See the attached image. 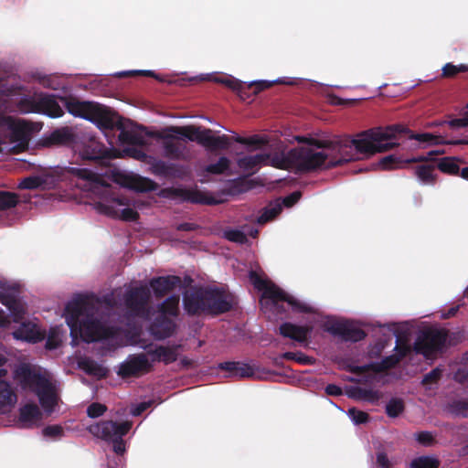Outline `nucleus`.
I'll return each mask as SVG.
<instances>
[{"label":"nucleus","mask_w":468,"mask_h":468,"mask_svg":"<svg viewBox=\"0 0 468 468\" xmlns=\"http://www.w3.org/2000/svg\"><path fill=\"white\" fill-rule=\"evenodd\" d=\"M408 159H402L401 157H399L395 154H389L387 156L382 157L378 162V166L381 170H392L397 168H402L406 165H409L410 162H407Z\"/></svg>","instance_id":"38"},{"label":"nucleus","mask_w":468,"mask_h":468,"mask_svg":"<svg viewBox=\"0 0 468 468\" xmlns=\"http://www.w3.org/2000/svg\"><path fill=\"white\" fill-rule=\"evenodd\" d=\"M147 164L149 165V172L157 177L165 179L183 178L186 174L183 165L168 163L154 156L149 157Z\"/></svg>","instance_id":"16"},{"label":"nucleus","mask_w":468,"mask_h":468,"mask_svg":"<svg viewBox=\"0 0 468 468\" xmlns=\"http://www.w3.org/2000/svg\"><path fill=\"white\" fill-rule=\"evenodd\" d=\"M168 191L171 193L173 197L193 204L215 206L222 202L221 200L217 199L211 196H207L206 193L197 189L194 190L180 187H172L169 188Z\"/></svg>","instance_id":"20"},{"label":"nucleus","mask_w":468,"mask_h":468,"mask_svg":"<svg viewBox=\"0 0 468 468\" xmlns=\"http://www.w3.org/2000/svg\"><path fill=\"white\" fill-rule=\"evenodd\" d=\"M60 100L70 114L90 121L101 129L112 128L115 124L112 112L98 102L81 101L73 97H60Z\"/></svg>","instance_id":"5"},{"label":"nucleus","mask_w":468,"mask_h":468,"mask_svg":"<svg viewBox=\"0 0 468 468\" xmlns=\"http://www.w3.org/2000/svg\"><path fill=\"white\" fill-rule=\"evenodd\" d=\"M38 113L46 114L51 118H58L64 114V111L53 95L41 94L38 97Z\"/></svg>","instance_id":"27"},{"label":"nucleus","mask_w":468,"mask_h":468,"mask_svg":"<svg viewBox=\"0 0 468 468\" xmlns=\"http://www.w3.org/2000/svg\"><path fill=\"white\" fill-rule=\"evenodd\" d=\"M439 382V366L433 367L431 371L426 374L421 381L422 386L426 391H431L433 385H437Z\"/></svg>","instance_id":"51"},{"label":"nucleus","mask_w":468,"mask_h":468,"mask_svg":"<svg viewBox=\"0 0 468 468\" xmlns=\"http://www.w3.org/2000/svg\"><path fill=\"white\" fill-rule=\"evenodd\" d=\"M237 304L232 293L221 287H200L183 296V305L187 314L217 316L231 311Z\"/></svg>","instance_id":"3"},{"label":"nucleus","mask_w":468,"mask_h":468,"mask_svg":"<svg viewBox=\"0 0 468 468\" xmlns=\"http://www.w3.org/2000/svg\"><path fill=\"white\" fill-rule=\"evenodd\" d=\"M257 185L258 183L255 179H250L247 176H239L229 181L226 188V193L230 196H237L253 189Z\"/></svg>","instance_id":"30"},{"label":"nucleus","mask_w":468,"mask_h":468,"mask_svg":"<svg viewBox=\"0 0 468 468\" xmlns=\"http://www.w3.org/2000/svg\"><path fill=\"white\" fill-rule=\"evenodd\" d=\"M75 341L80 337L85 343H92L111 336V331L94 317V313L83 318L76 327Z\"/></svg>","instance_id":"10"},{"label":"nucleus","mask_w":468,"mask_h":468,"mask_svg":"<svg viewBox=\"0 0 468 468\" xmlns=\"http://www.w3.org/2000/svg\"><path fill=\"white\" fill-rule=\"evenodd\" d=\"M69 172L80 179L89 181H96L98 176L94 172L87 168L70 167Z\"/></svg>","instance_id":"53"},{"label":"nucleus","mask_w":468,"mask_h":468,"mask_svg":"<svg viewBox=\"0 0 468 468\" xmlns=\"http://www.w3.org/2000/svg\"><path fill=\"white\" fill-rule=\"evenodd\" d=\"M107 410V407L99 402L91 403L87 409V415L90 418H99L104 414Z\"/></svg>","instance_id":"57"},{"label":"nucleus","mask_w":468,"mask_h":468,"mask_svg":"<svg viewBox=\"0 0 468 468\" xmlns=\"http://www.w3.org/2000/svg\"><path fill=\"white\" fill-rule=\"evenodd\" d=\"M414 139L420 146L439 144V136L430 133H415L402 124L376 128L362 133L358 138L349 136L334 139L302 138L307 145L292 149L291 158L298 173H311L329 169L356 160L359 154H373L386 152L399 143L390 142L395 138Z\"/></svg>","instance_id":"1"},{"label":"nucleus","mask_w":468,"mask_h":468,"mask_svg":"<svg viewBox=\"0 0 468 468\" xmlns=\"http://www.w3.org/2000/svg\"><path fill=\"white\" fill-rule=\"evenodd\" d=\"M213 130L196 125H171L154 133V137L162 140V147L165 156L176 161H186L189 159V151L186 138L196 142L210 152L227 150L230 147L231 139L227 134L219 136L213 135Z\"/></svg>","instance_id":"2"},{"label":"nucleus","mask_w":468,"mask_h":468,"mask_svg":"<svg viewBox=\"0 0 468 468\" xmlns=\"http://www.w3.org/2000/svg\"><path fill=\"white\" fill-rule=\"evenodd\" d=\"M325 331L339 336L345 342H359L366 338L367 334L361 328L354 325L349 320H334L325 324Z\"/></svg>","instance_id":"13"},{"label":"nucleus","mask_w":468,"mask_h":468,"mask_svg":"<svg viewBox=\"0 0 468 468\" xmlns=\"http://www.w3.org/2000/svg\"><path fill=\"white\" fill-rule=\"evenodd\" d=\"M439 461L428 456H420L411 461L410 468H438Z\"/></svg>","instance_id":"48"},{"label":"nucleus","mask_w":468,"mask_h":468,"mask_svg":"<svg viewBox=\"0 0 468 468\" xmlns=\"http://www.w3.org/2000/svg\"><path fill=\"white\" fill-rule=\"evenodd\" d=\"M17 396L9 382L0 379V413H7L15 406Z\"/></svg>","instance_id":"29"},{"label":"nucleus","mask_w":468,"mask_h":468,"mask_svg":"<svg viewBox=\"0 0 468 468\" xmlns=\"http://www.w3.org/2000/svg\"><path fill=\"white\" fill-rule=\"evenodd\" d=\"M159 314L176 318L179 315V295L174 294L157 305Z\"/></svg>","instance_id":"34"},{"label":"nucleus","mask_w":468,"mask_h":468,"mask_svg":"<svg viewBox=\"0 0 468 468\" xmlns=\"http://www.w3.org/2000/svg\"><path fill=\"white\" fill-rule=\"evenodd\" d=\"M63 433V429L58 425H48L43 430L44 436L58 437Z\"/></svg>","instance_id":"63"},{"label":"nucleus","mask_w":468,"mask_h":468,"mask_svg":"<svg viewBox=\"0 0 468 468\" xmlns=\"http://www.w3.org/2000/svg\"><path fill=\"white\" fill-rule=\"evenodd\" d=\"M154 366L144 353L131 355L120 365L117 374L122 378L139 377L153 370Z\"/></svg>","instance_id":"14"},{"label":"nucleus","mask_w":468,"mask_h":468,"mask_svg":"<svg viewBox=\"0 0 468 468\" xmlns=\"http://www.w3.org/2000/svg\"><path fill=\"white\" fill-rule=\"evenodd\" d=\"M292 149L288 152L275 153L270 154L269 165L282 170L294 169V161L291 158Z\"/></svg>","instance_id":"33"},{"label":"nucleus","mask_w":468,"mask_h":468,"mask_svg":"<svg viewBox=\"0 0 468 468\" xmlns=\"http://www.w3.org/2000/svg\"><path fill=\"white\" fill-rule=\"evenodd\" d=\"M452 412L456 415H461L463 417L468 416V401L467 400H457L454 401L452 406Z\"/></svg>","instance_id":"59"},{"label":"nucleus","mask_w":468,"mask_h":468,"mask_svg":"<svg viewBox=\"0 0 468 468\" xmlns=\"http://www.w3.org/2000/svg\"><path fill=\"white\" fill-rule=\"evenodd\" d=\"M121 218L125 221H136L139 218V213L131 207H126L122 210Z\"/></svg>","instance_id":"64"},{"label":"nucleus","mask_w":468,"mask_h":468,"mask_svg":"<svg viewBox=\"0 0 468 468\" xmlns=\"http://www.w3.org/2000/svg\"><path fill=\"white\" fill-rule=\"evenodd\" d=\"M151 292L146 286L134 287L128 290L124 295V303L129 312L144 319H148L150 315Z\"/></svg>","instance_id":"11"},{"label":"nucleus","mask_w":468,"mask_h":468,"mask_svg":"<svg viewBox=\"0 0 468 468\" xmlns=\"http://www.w3.org/2000/svg\"><path fill=\"white\" fill-rule=\"evenodd\" d=\"M250 280L254 285V287L261 292H264L266 288L270 285L271 282L264 280L261 278L257 272L251 271L250 272Z\"/></svg>","instance_id":"55"},{"label":"nucleus","mask_w":468,"mask_h":468,"mask_svg":"<svg viewBox=\"0 0 468 468\" xmlns=\"http://www.w3.org/2000/svg\"><path fill=\"white\" fill-rule=\"evenodd\" d=\"M80 133H75L69 127H62L53 131L46 139L47 145H59L71 147L74 151L78 145Z\"/></svg>","instance_id":"22"},{"label":"nucleus","mask_w":468,"mask_h":468,"mask_svg":"<svg viewBox=\"0 0 468 468\" xmlns=\"http://www.w3.org/2000/svg\"><path fill=\"white\" fill-rule=\"evenodd\" d=\"M17 108L21 113H38V98L35 99L33 97H23L17 102Z\"/></svg>","instance_id":"42"},{"label":"nucleus","mask_w":468,"mask_h":468,"mask_svg":"<svg viewBox=\"0 0 468 468\" xmlns=\"http://www.w3.org/2000/svg\"><path fill=\"white\" fill-rule=\"evenodd\" d=\"M407 162L419 163L415 167V175L423 184L434 185L439 170V150H431L427 154H419Z\"/></svg>","instance_id":"8"},{"label":"nucleus","mask_w":468,"mask_h":468,"mask_svg":"<svg viewBox=\"0 0 468 468\" xmlns=\"http://www.w3.org/2000/svg\"><path fill=\"white\" fill-rule=\"evenodd\" d=\"M94 313V305L85 295H78L72 301L69 302L65 307V317L67 324L70 329L71 337L76 335V327L78 324L87 315Z\"/></svg>","instance_id":"9"},{"label":"nucleus","mask_w":468,"mask_h":468,"mask_svg":"<svg viewBox=\"0 0 468 468\" xmlns=\"http://www.w3.org/2000/svg\"><path fill=\"white\" fill-rule=\"evenodd\" d=\"M229 137L231 139L230 144L232 142H236L240 144L256 146V147H261V146H263L268 144V141L265 138H263L258 134L251 135L250 137H242V136H235V137L229 136Z\"/></svg>","instance_id":"44"},{"label":"nucleus","mask_w":468,"mask_h":468,"mask_svg":"<svg viewBox=\"0 0 468 468\" xmlns=\"http://www.w3.org/2000/svg\"><path fill=\"white\" fill-rule=\"evenodd\" d=\"M7 308L10 311L15 322H19L23 319L25 310L19 300L16 298V304L9 305Z\"/></svg>","instance_id":"58"},{"label":"nucleus","mask_w":468,"mask_h":468,"mask_svg":"<svg viewBox=\"0 0 468 468\" xmlns=\"http://www.w3.org/2000/svg\"><path fill=\"white\" fill-rule=\"evenodd\" d=\"M347 414L352 421L356 425L365 424L369 420V414L367 412L359 410L356 408L349 409Z\"/></svg>","instance_id":"52"},{"label":"nucleus","mask_w":468,"mask_h":468,"mask_svg":"<svg viewBox=\"0 0 468 468\" xmlns=\"http://www.w3.org/2000/svg\"><path fill=\"white\" fill-rule=\"evenodd\" d=\"M132 429L131 421L121 423L113 420H102L89 427V431L105 441L112 442V450L117 454H123L125 452V436Z\"/></svg>","instance_id":"6"},{"label":"nucleus","mask_w":468,"mask_h":468,"mask_svg":"<svg viewBox=\"0 0 468 468\" xmlns=\"http://www.w3.org/2000/svg\"><path fill=\"white\" fill-rule=\"evenodd\" d=\"M226 238L232 242L244 244L247 242V236L239 229H232L226 232Z\"/></svg>","instance_id":"60"},{"label":"nucleus","mask_w":468,"mask_h":468,"mask_svg":"<svg viewBox=\"0 0 468 468\" xmlns=\"http://www.w3.org/2000/svg\"><path fill=\"white\" fill-rule=\"evenodd\" d=\"M127 154L136 160L144 161L147 163V160H149L150 155H148L145 152H144L141 149L135 148V147H130L125 150Z\"/></svg>","instance_id":"61"},{"label":"nucleus","mask_w":468,"mask_h":468,"mask_svg":"<svg viewBox=\"0 0 468 468\" xmlns=\"http://www.w3.org/2000/svg\"><path fill=\"white\" fill-rule=\"evenodd\" d=\"M180 347L181 345L160 346L161 355L159 362H162L165 365H169L176 362L178 359V350Z\"/></svg>","instance_id":"39"},{"label":"nucleus","mask_w":468,"mask_h":468,"mask_svg":"<svg viewBox=\"0 0 468 468\" xmlns=\"http://www.w3.org/2000/svg\"><path fill=\"white\" fill-rule=\"evenodd\" d=\"M416 440L424 446H430L433 443L434 439L431 432L420 431L416 434Z\"/></svg>","instance_id":"62"},{"label":"nucleus","mask_w":468,"mask_h":468,"mask_svg":"<svg viewBox=\"0 0 468 468\" xmlns=\"http://www.w3.org/2000/svg\"><path fill=\"white\" fill-rule=\"evenodd\" d=\"M19 202L17 194L0 190V211L15 207Z\"/></svg>","instance_id":"41"},{"label":"nucleus","mask_w":468,"mask_h":468,"mask_svg":"<svg viewBox=\"0 0 468 468\" xmlns=\"http://www.w3.org/2000/svg\"><path fill=\"white\" fill-rule=\"evenodd\" d=\"M0 125L9 130L10 141L17 143V147H19L20 151H25L27 148L31 127L27 122L0 113Z\"/></svg>","instance_id":"12"},{"label":"nucleus","mask_w":468,"mask_h":468,"mask_svg":"<svg viewBox=\"0 0 468 468\" xmlns=\"http://www.w3.org/2000/svg\"><path fill=\"white\" fill-rule=\"evenodd\" d=\"M464 164H466V162L459 157H441V173L450 176H459L460 165Z\"/></svg>","instance_id":"37"},{"label":"nucleus","mask_w":468,"mask_h":468,"mask_svg":"<svg viewBox=\"0 0 468 468\" xmlns=\"http://www.w3.org/2000/svg\"><path fill=\"white\" fill-rule=\"evenodd\" d=\"M230 167V160L226 156L218 158V162L207 165L205 171L211 175H222Z\"/></svg>","instance_id":"43"},{"label":"nucleus","mask_w":468,"mask_h":468,"mask_svg":"<svg viewBox=\"0 0 468 468\" xmlns=\"http://www.w3.org/2000/svg\"><path fill=\"white\" fill-rule=\"evenodd\" d=\"M262 298L270 300L276 308H279L280 302H286L296 311L304 314L314 313L313 307L294 299L273 282H271L263 292Z\"/></svg>","instance_id":"15"},{"label":"nucleus","mask_w":468,"mask_h":468,"mask_svg":"<svg viewBox=\"0 0 468 468\" xmlns=\"http://www.w3.org/2000/svg\"><path fill=\"white\" fill-rule=\"evenodd\" d=\"M80 367L89 375L104 377L105 368L92 359H85L80 362Z\"/></svg>","instance_id":"45"},{"label":"nucleus","mask_w":468,"mask_h":468,"mask_svg":"<svg viewBox=\"0 0 468 468\" xmlns=\"http://www.w3.org/2000/svg\"><path fill=\"white\" fill-rule=\"evenodd\" d=\"M181 283V278L176 275H167L153 278L149 284L156 298H162Z\"/></svg>","instance_id":"24"},{"label":"nucleus","mask_w":468,"mask_h":468,"mask_svg":"<svg viewBox=\"0 0 468 468\" xmlns=\"http://www.w3.org/2000/svg\"><path fill=\"white\" fill-rule=\"evenodd\" d=\"M42 419V413L38 406L35 403H27L19 410V422L24 428H30L39 422Z\"/></svg>","instance_id":"28"},{"label":"nucleus","mask_w":468,"mask_h":468,"mask_svg":"<svg viewBox=\"0 0 468 468\" xmlns=\"http://www.w3.org/2000/svg\"><path fill=\"white\" fill-rule=\"evenodd\" d=\"M464 338L463 330L450 332L448 329L441 327V355L446 347L455 346L461 344Z\"/></svg>","instance_id":"32"},{"label":"nucleus","mask_w":468,"mask_h":468,"mask_svg":"<svg viewBox=\"0 0 468 468\" xmlns=\"http://www.w3.org/2000/svg\"><path fill=\"white\" fill-rule=\"evenodd\" d=\"M16 339H24L32 343H37L44 339V334L35 325L23 324L22 326L14 332Z\"/></svg>","instance_id":"35"},{"label":"nucleus","mask_w":468,"mask_h":468,"mask_svg":"<svg viewBox=\"0 0 468 468\" xmlns=\"http://www.w3.org/2000/svg\"><path fill=\"white\" fill-rule=\"evenodd\" d=\"M116 182L126 188L137 192H152L159 187L158 184L154 180L139 175L119 174Z\"/></svg>","instance_id":"19"},{"label":"nucleus","mask_w":468,"mask_h":468,"mask_svg":"<svg viewBox=\"0 0 468 468\" xmlns=\"http://www.w3.org/2000/svg\"><path fill=\"white\" fill-rule=\"evenodd\" d=\"M75 152H79L81 159L90 161H101L114 157L112 151L90 133H80Z\"/></svg>","instance_id":"7"},{"label":"nucleus","mask_w":468,"mask_h":468,"mask_svg":"<svg viewBox=\"0 0 468 468\" xmlns=\"http://www.w3.org/2000/svg\"><path fill=\"white\" fill-rule=\"evenodd\" d=\"M112 121L115 124L112 128H104L105 130H113L114 128L120 130L119 133V141L122 144H131V145H144V139L142 135L128 131L124 128L123 120L118 114L112 112Z\"/></svg>","instance_id":"25"},{"label":"nucleus","mask_w":468,"mask_h":468,"mask_svg":"<svg viewBox=\"0 0 468 468\" xmlns=\"http://www.w3.org/2000/svg\"><path fill=\"white\" fill-rule=\"evenodd\" d=\"M311 332V326L298 325L290 322L282 323L279 327V333L281 335L298 343L305 342Z\"/></svg>","instance_id":"26"},{"label":"nucleus","mask_w":468,"mask_h":468,"mask_svg":"<svg viewBox=\"0 0 468 468\" xmlns=\"http://www.w3.org/2000/svg\"><path fill=\"white\" fill-rule=\"evenodd\" d=\"M270 158V154H257L255 155H247L238 160V165L246 171L252 170L259 165L266 164Z\"/></svg>","instance_id":"36"},{"label":"nucleus","mask_w":468,"mask_h":468,"mask_svg":"<svg viewBox=\"0 0 468 468\" xmlns=\"http://www.w3.org/2000/svg\"><path fill=\"white\" fill-rule=\"evenodd\" d=\"M400 361L395 355L385 356L380 362H371L363 366H349L348 370L356 375H362L372 371L374 373H382L396 367Z\"/></svg>","instance_id":"23"},{"label":"nucleus","mask_w":468,"mask_h":468,"mask_svg":"<svg viewBox=\"0 0 468 468\" xmlns=\"http://www.w3.org/2000/svg\"><path fill=\"white\" fill-rule=\"evenodd\" d=\"M346 394L349 398L365 400L371 403H377L381 395L379 391L374 390L372 388H364L360 387H351L347 389Z\"/></svg>","instance_id":"31"},{"label":"nucleus","mask_w":468,"mask_h":468,"mask_svg":"<svg viewBox=\"0 0 468 468\" xmlns=\"http://www.w3.org/2000/svg\"><path fill=\"white\" fill-rule=\"evenodd\" d=\"M255 375L254 368L249 364L238 362L237 369L235 372V377H239L241 378H251Z\"/></svg>","instance_id":"56"},{"label":"nucleus","mask_w":468,"mask_h":468,"mask_svg":"<svg viewBox=\"0 0 468 468\" xmlns=\"http://www.w3.org/2000/svg\"><path fill=\"white\" fill-rule=\"evenodd\" d=\"M413 350L430 358L439 350V329L421 331L414 342Z\"/></svg>","instance_id":"18"},{"label":"nucleus","mask_w":468,"mask_h":468,"mask_svg":"<svg viewBox=\"0 0 468 468\" xmlns=\"http://www.w3.org/2000/svg\"><path fill=\"white\" fill-rule=\"evenodd\" d=\"M441 70H442V73L441 74V77L453 78L458 73L468 72V65L460 64V65L456 66V65H453L452 63H447L442 67Z\"/></svg>","instance_id":"49"},{"label":"nucleus","mask_w":468,"mask_h":468,"mask_svg":"<svg viewBox=\"0 0 468 468\" xmlns=\"http://www.w3.org/2000/svg\"><path fill=\"white\" fill-rule=\"evenodd\" d=\"M216 80L217 82L221 83L233 90H236L242 100H245V96H247V90H251L252 94L256 95L261 90L271 87L272 85L271 82L261 80L251 82L248 86H245L239 80L234 78H221L217 79Z\"/></svg>","instance_id":"21"},{"label":"nucleus","mask_w":468,"mask_h":468,"mask_svg":"<svg viewBox=\"0 0 468 468\" xmlns=\"http://www.w3.org/2000/svg\"><path fill=\"white\" fill-rule=\"evenodd\" d=\"M140 347L144 350H146V356H150L152 357V362H159L160 358V346H157L155 348H152L153 344H147L145 340L142 339L139 341Z\"/></svg>","instance_id":"54"},{"label":"nucleus","mask_w":468,"mask_h":468,"mask_svg":"<svg viewBox=\"0 0 468 468\" xmlns=\"http://www.w3.org/2000/svg\"><path fill=\"white\" fill-rule=\"evenodd\" d=\"M404 410L405 405L401 399L393 398L386 405V413L389 418L399 417Z\"/></svg>","instance_id":"46"},{"label":"nucleus","mask_w":468,"mask_h":468,"mask_svg":"<svg viewBox=\"0 0 468 468\" xmlns=\"http://www.w3.org/2000/svg\"><path fill=\"white\" fill-rule=\"evenodd\" d=\"M147 331L157 341L172 337L177 331V324L171 317L157 314L149 324Z\"/></svg>","instance_id":"17"},{"label":"nucleus","mask_w":468,"mask_h":468,"mask_svg":"<svg viewBox=\"0 0 468 468\" xmlns=\"http://www.w3.org/2000/svg\"><path fill=\"white\" fill-rule=\"evenodd\" d=\"M454 379L461 384H468V351L463 355L462 366L454 373Z\"/></svg>","instance_id":"47"},{"label":"nucleus","mask_w":468,"mask_h":468,"mask_svg":"<svg viewBox=\"0 0 468 468\" xmlns=\"http://www.w3.org/2000/svg\"><path fill=\"white\" fill-rule=\"evenodd\" d=\"M22 388L34 392L46 411H52L58 403L56 387L40 368L23 364L15 371Z\"/></svg>","instance_id":"4"},{"label":"nucleus","mask_w":468,"mask_h":468,"mask_svg":"<svg viewBox=\"0 0 468 468\" xmlns=\"http://www.w3.org/2000/svg\"><path fill=\"white\" fill-rule=\"evenodd\" d=\"M46 183V180L38 176H33L24 178L18 185L21 189H37Z\"/></svg>","instance_id":"50"},{"label":"nucleus","mask_w":468,"mask_h":468,"mask_svg":"<svg viewBox=\"0 0 468 468\" xmlns=\"http://www.w3.org/2000/svg\"><path fill=\"white\" fill-rule=\"evenodd\" d=\"M282 205L279 203L270 204L263 208L262 213L258 218V223L262 225L274 219L282 212Z\"/></svg>","instance_id":"40"}]
</instances>
